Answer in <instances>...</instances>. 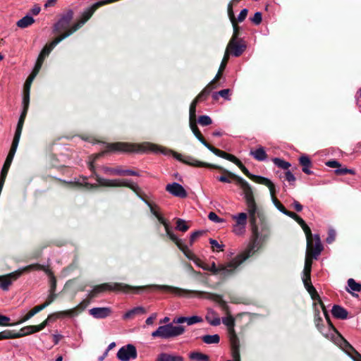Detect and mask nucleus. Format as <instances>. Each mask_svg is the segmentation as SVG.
Wrapping results in <instances>:
<instances>
[{"mask_svg":"<svg viewBox=\"0 0 361 361\" xmlns=\"http://www.w3.org/2000/svg\"><path fill=\"white\" fill-rule=\"evenodd\" d=\"M137 152L143 153L152 152L155 154H162L166 156L173 155V157L184 164L189 166H197V167H211L214 169H219L220 167L207 164L205 162L200 161L195 159L192 157H186L183 158L182 154L177 153L172 149L166 147L153 144L151 142H145L141 144H132L128 142H115L107 144L106 150L102 152L97 155V157L103 155L106 152Z\"/></svg>","mask_w":361,"mask_h":361,"instance_id":"f257e3e1","label":"nucleus"},{"mask_svg":"<svg viewBox=\"0 0 361 361\" xmlns=\"http://www.w3.org/2000/svg\"><path fill=\"white\" fill-rule=\"evenodd\" d=\"M312 268L304 267L302 271V282L307 292L314 300H318L323 312L324 317L329 324V330L331 331V339L333 341L342 348L354 361H361V354H360L341 334H338L335 327L332 325L329 319V316L326 310L319 295L317 293L316 289L312 285L310 274Z\"/></svg>","mask_w":361,"mask_h":361,"instance_id":"f03ea898","label":"nucleus"},{"mask_svg":"<svg viewBox=\"0 0 361 361\" xmlns=\"http://www.w3.org/2000/svg\"><path fill=\"white\" fill-rule=\"evenodd\" d=\"M148 288H153L158 290L173 291L176 294H180L181 292H184V290L179 289L178 288L166 286V285H150L145 286H131L128 284L122 283H106L101 285L96 286L93 288L91 291V296L94 297L98 293H102L106 290L110 291H122L124 293L128 292V290L138 291L140 290H145Z\"/></svg>","mask_w":361,"mask_h":361,"instance_id":"7ed1b4c3","label":"nucleus"},{"mask_svg":"<svg viewBox=\"0 0 361 361\" xmlns=\"http://www.w3.org/2000/svg\"><path fill=\"white\" fill-rule=\"evenodd\" d=\"M256 215H253V219L250 217V222L252 229V242L248 245L247 250L242 253L243 256H246V259L252 255L260 247V243L266 241L271 235V229L268 224L263 223L259 228L256 224Z\"/></svg>","mask_w":361,"mask_h":361,"instance_id":"20e7f679","label":"nucleus"},{"mask_svg":"<svg viewBox=\"0 0 361 361\" xmlns=\"http://www.w3.org/2000/svg\"><path fill=\"white\" fill-rule=\"evenodd\" d=\"M139 197L149 207L150 212L152 214L156 216L158 221L164 225L165 231L166 232V235L170 238L171 240H173L178 248L185 254V255L190 259H193V258L189 255L188 247L186 245H185L183 240L179 239L172 231V228L169 224L162 217L157 211L155 210L154 207L147 200L144 199L142 196L139 195Z\"/></svg>","mask_w":361,"mask_h":361,"instance_id":"39448f33","label":"nucleus"},{"mask_svg":"<svg viewBox=\"0 0 361 361\" xmlns=\"http://www.w3.org/2000/svg\"><path fill=\"white\" fill-rule=\"evenodd\" d=\"M245 260L246 256H243L242 254H240L226 264H219L216 267L215 262H213L209 266V271L214 274H219L223 277H228L231 276L238 267Z\"/></svg>","mask_w":361,"mask_h":361,"instance_id":"423d86ee","label":"nucleus"},{"mask_svg":"<svg viewBox=\"0 0 361 361\" xmlns=\"http://www.w3.org/2000/svg\"><path fill=\"white\" fill-rule=\"evenodd\" d=\"M229 175L235 178L238 184L241 188L244 195V198L245 200L246 205L247 207L249 217H252L253 219V215L256 214L257 206L255 204V198L253 196V192L251 186L243 178L235 176L231 173H229Z\"/></svg>","mask_w":361,"mask_h":361,"instance_id":"0eeeda50","label":"nucleus"},{"mask_svg":"<svg viewBox=\"0 0 361 361\" xmlns=\"http://www.w3.org/2000/svg\"><path fill=\"white\" fill-rule=\"evenodd\" d=\"M185 331L184 326L178 325L174 326L173 323L159 326L157 330L152 333L153 338H160L161 339H169L182 335Z\"/></svg>","mask_w":361,"mask_h":361,"instance_id":"6e6552de","label":"nucleus"},{"mask_svg":"<svg viewBox=\"0 0 361 361\" xmlns=\"http://www.w3.org/2000/svg\"><path fill=\"white\" fill-rule=\"evenodd\" d=\"M96 180L99 185L102 186H107V187H121V186H126L130 188L131 190H133L135 192H136L138 196L139 192L140 191V187L137 185V184L133 183L130 180L127 179H114V180H110V179H106L99 177V176H96Z\"/></svg>","mask_w":361,"mask_h":361,"instance_id":"1a4fd4ad","label":"nucleus"},{"mask_svg":"<svg viewBox=\"0 0 361 361\" xmlns=\"http://www.w3.org/2000/svg\"><path fill=\"white\" fill-rule=\"evenodd\" d=\"M33 270H42L44 271L47 276L49 277V282H50V293H55L56 287V280L54 277L53 273L51 271L46 267L44 265L39 264H30L25 267H23V269H21L20 271L14 273L13 275H14L15 277H20L24 272L26 271H31Z\"/></svg>","mask_w":361,"mask_h":361,"instance_id":"9d476101","label":"nucleus"},{"mask_svg":"<svg viewBox=\"0 0 361 361\" xmlns=\"http://www.w3.org/2000/svg\"><path fill=\"white\" fill-rule=\"evenodd\" d=\"M223 324L226 326L231 334V342L233 347V355L234 357H239V344L238 341L237 336L234 332V326H235V319L231 315H228L227 317L222 318Z\"/></svg>","mask_w":361,"mask_h":361,"instance_id":"9b49d317","label":"nucleus"},{"mask_svg":"<svg viewBox=\"0 0 361 361\" xmlns=\"http://www.w3.org/2000/svg\"><path fill=\"white\" fill-rule=\"evenodd\" d=\"M257 178V181L259 184H262L266 185L269 188L271 200L274 206L277 208V209L283 213L286 208L278 200V199L275 197V185L274 184L269 180V178L264 176H255Z\"/></svg>","mask_w":361,"mask_h":361,"instance_id":"f8f14e48","label":"nucleus"},{"mask_svg":"<svg viewBox=\"0 0 361 361\" xmlns=\"http://www.w3.org/2000/svg\"><path fill=\"white\" fill-rule=\"evenodd\" d=\"M245 49L246 44L243 39L231 38L226 51H228L230 54L238 57L245 51Z\"/></svg>","mask_w":361,"mask_h":361,"instance_id":"ddd939ff","label":"nucleus"},{"mask_svg":"<svg viewBox=\"0 0 361 361\" xmlns=\"http://www.w3.org/2000/svg\"><path fill=\"white\" fill-rule=\"evenodd\" d=\"M137 355L136 348L133 344L121 347L117 353V357L121 361H130L131 359H135Z\"/></svg>","mask_w":361,"mask_h":361,"instance_id":"4468645a","label":"nucleus"},{"mask_svg":"<svg viewBox=\"0 0 361 361\" xmlns=\"http://www.w3.org/2000/svg\"><path fill=\"white\" fill-rule=\"evenodd\" d=\"M73 18V11L71 9L68 10L65 13L61 15L59 20L54 24L53 31L54 32H59L62 30L66 29Z\"/></svg>","mask_w":361,"mask_h":361,"instance_id":"2eb2a0df","label":"nucleus"},{"mask_svg":"<svg viewBox=\"0 0 361 361\" xmlns=\"http://www.w3.org/2000/svg\"><path fill=\"white\" fill-rule=\"evenodd\" d=\"M18 143L19 142H17L15 141L12 142V145L11 147L10 151L8 152V154L7 155V157L5 160V162L4 164V166H3L1 171L0 178H4V180H5L7 173L8 171V169H9L11 164L12 163V161L13 159L14 155L16 154V152L17 150Z\"/></svg>","mask_w":361,"mask_h":361,"instance_id":"dca6fc26","label":"nucleus"},{"mask_svg":"<svg viewBox=\"0 0 361 361\" xmlns=\"http://www.w3.org/2000/svg\"><path fill=\"white\" fill-rule=\"evenodd\" d=\"M166 190L174 197L185 198L188 196L187 191L185 188L182 185L176 182L167 184Z\"/></svg>","mask_w":361,"mask_h":361,"instance_id":"f3484780","label":"nucleus"},{"mask_svg":"<svg viewBox=\"0 0 361 361\" xmlns=\"http://www.w3.org/2000/svg\"><path fill=\"white\" fill-rule=\"evenodd\" d=\"M23 269V267H21L12 273H10L6 276H1L0 288L4 291L8 290L9 286L12 284V282L19 278L15 277L13 274L16 272L20 271Z\"/></svg>","mask_w":361,"mask_h":361,"instance_id":"a211bd4d","label":"nucleus"},{"mask_svg":"<svg viewBox=\"0 0 361 361\" xmlns=\"http://www.w3.org/2000/svg\"><path fill=\"white\" fill-rule=\"evenodd\" d=\"M90 314L95 319H104L111 313L110 307H93L89 310Z\"/></svg>","mask_w":361,"mask_h":361,"instance_id":"6ab92c4d","label":"nucleus"},{"mask_svg":"<svg viewBox=\"0 0 361 361\" xmlns=\"http://www.w3.org/2000/svg\"><path fill=\"white\" fill-rule=\"evenodd\" d=\"M27 113V110L23 109L21 114L20 116V118L18 119V122L17 124V127L16 129V132H15V135H14L13 141L19 142Z\"/></svg>","mask_w":361,"mask_h":361,"instance_id":"aec40b11","label":"nucleus"},{"mask_svg":"<svg viewBox=\"0 0 361 361\" xmlns=\"http://www.w3.org/2000/svg\"><path fill=\"white\" fill-rule=\"evenodd\" d=\"M314 245H313V240L312 239V246L310 249V254L312 255V257L314 259H317V257L320 255L323 250V246L321 243L320 238L318 234H315L314 235Z\"/></svg>","mask_w":361,"mask_h":361,"instance_id":"412c9836","label":"nucleus"},{"mask_svg":"<svg viewBox=\"0 0 361 361\" xmlns=\"http://www.w3.org/2000/svg\"><path fill=\"white\" fill-rule=\"evenodd\" d=\"M333 316L337 319H345L348 317V311L340 305H335L331 310Z\"/></svg>","mask_w":361,"mask_h":361,"instance_id":"4be33fe9","label":"nucleus"},{"mask_svg":"<svg viewBox=\"0 0 361 361\" xmlns=\"http://www.w3.org/2000/svg\"><path fill=\"white\" fill-rule=\"evenodd\" d=\"M45 308V305H37L33 309H32L30 311H29L20 320L17 322L16 324H23L30 319H31L33 316H35L36 314L42 311Z\"/></svg>","mask_w":361,"mask_h":361,"instance_id":"5701e85b","label":"nucleus"},{"mask_svg":"<svg viewBox=\"0 0 361 361\" xmlns=\"http://www.w3.org/2000/svg\"><path fill=\"white\" fill-rule=\"evenodd\" d=\"M155 361H184V359L178 355L162 353L158 355Z\"/></svg>","mask_w":361,"mask_h":361,"instance_id":"b1692460","label":"nucleus"},{"mask_svg":"<svg viewBox=\"0 0 361 361\" xmlns=\"http://www.w3.org/2000/svg\"><path fill=\"white\" fill-rule=\"evenodd\" d=\"M250 154L257 161H265L267 159V153L264 147H260L255 150H252Z\"/></svg>","mask_w":361,"mask_h":361,"instance_id":"393cba45","label":"nucleus"},{"mask_svg":"<svg viewBox=\"0 0 361 361\" xmlns=\"http://www.w3.org/2000/svg\"><path fill=\"white\" fill-rule=\"evenodd\" d=\"M35 20L32 16H31L29 14H27L23 18L18 20L16 25L18 27L20 28H25L30 25H31L32 23H34Z\"/></svg>","mask_w":361,"mask_h":361,"instance_id":"a878e982","label":"nucleus"},{"mask_svg":"<svg viewBox=\"0 0 361 361\" xmlns=\"http://www.w3.org/2000/svg\"><path fill=\"white\" fill-rule=\"evenodd\" d=\"M188 357L190 360L195 361H210L209 357L207 355L197 351L190 353L188 354Z\"/></svg>","mask_w":361,"mask_h":361,"instance_id":"bb28decb","label":"nucleus"},{"mask_svg":"<svg viewBox=\"0 0 361 361\" xmlns=\"http://www.w3.org/2000/svg\"><path fill=\"white\" fill-rule=\"evenodd\" d=\"M206 320L209 323L210 325L216 326L221 324V319L216 316V313L213 310H210L207 316Z\"/></svg>","mask_w":361,"mask_h":361,"instance_id":"cd10ccee","label":"nucleus"},{"mask_svg":"<svg viewBox=\"0 0 361 361\" xmlns=\"http://www.w3.org/2000/svg\"><path fill=\"white\" fill-rule=\"evenodd\" d=\"M145 310L144 309V307L139 306V307H134V308L128 310V312H126L123 314V317L124 319H128L132 318L135 314H145Z\"/></svg>","mask_w":361,"mask_h":361,"instance_id":"c85d7f7f","label":"nucleus"},{"mask_svg":"<svg viewBox=\"0 0 361 361\" xmlns=\"http://www.w3.org/2000/svg\"><path fill=\"white\" fill-rule=\"evenodd\" d=\"M78 314V312L77 307H75V308H73V309L65 310V311H60V312H54V314L53 316H54L55 317H57V318H63L65 317H75V316H77Z\"/></svg>","mask_w":361,"mask_h":361,"instance_id":"c756f323","label":"nucleus"},{"mask_svg":"<svg viewBox=\"0 0 361 361\" xmlns=\"http://www.w3.org/2000/svg\"><path fill=\"white\" fill-rule=\"evenodd\" d=\"M78 29H76L75 25L73 24L66 32L59 36L58 37L55 38L53 42L54 44H56V45L60 43L62 40L66 39V37H69L71 35L74 33L75 31H77Z\"/></svg>","mask_w":361,"mask_h":361,"instance_id":"7c9ffc66","label":"nucleus"},{"mask_svg":"<svg viewBox=\"0 0 361 361\" xmlns=\"http://www.w3.org/2000/svg\"><path fill=\"white\" fill-rule=\"evenodd\" d=\"M232 218L235 221V224L246 226L247 222V214L246 213H238L237 214L233 215Z\"/></svg>","mask_w":361,"mask_h":361,"instance_id":"2f4dec72","label":"nucleus"},{"mask_svg":"<svg viewBox=\"0 0 361 361\" xmlns=\"http://www.w3.org/2000/svg\"><path fill=\"white\" fill-rule=\"evenodd\" d=\"M39 332L36 326H27L23 327L19 332H18V336L19 338L25 336L27 335H30L32 334Z\"/></svg>","mask_w":361,"mask_h":361,"instance_id":"473e14b6","label":"nucleus"},{"mask_svg":"<svg viewBox=\"0 0 361 361\" xmlns=\"http://www.w3.org/2000/svg\"><path fill=\"white\" fill-rule=\"evenodd\" d=\"M316 306V304L314 305ZM322 322V319L320 316L319 310L315 307L314 310V323L318 330L326 337L329 338V335L325 334L323 327L321 326L320 323Z\"/></svg>","mask_w":361,"mask_h":361,"instance_id":"72a5a7b5","label":"nucleus"},{"mask_svg":"<svg viewBox=\"0 0 361 361\" xmlns=\"http://www.w3.org/2000/svg\"><path fill=\"white\" fill-rule=\"evenodd\" d=\"M213 88L214 87H212V85L208 84L198 94V96L196 97L195 100H197V102H199L207 99Z\"/></svg>","mask_w":361,"mask_h":361,"instance_id":"f704fd0d","label":"nucleus"},{"mask_svg":"<svg viewBox=\"0 0 361 361\" xmlns=\"http://www.w3.org/2000/svg\"><path fill=\"white\" fill-rule=\"evenodd\" d=\"M202 340L207 344H216L219 343L220 337L218 334L204 335L202 337Z\"/></svg>","mask_w":361,"mask_h":361,"instance_id":"c9c22d12","label":"nucleus"},{"mask_svg":"<svg viewBox=\"0 0 361 361\" xmlns=\"http://www.w3.org/2000/svg\"><path fill=\"white\" fill-rule=\"evenodd\" d=\"M348 286L349 289L348 291L352 293V291L360 292L361 291V284L357 283L353 279H349L348 280Z\"/></svg>","mask_w":361,"mask_h":361,"instance_id":"e433bc0d","label":"nucleus"},{"mask_svg":"<svg viewBox=\"0 0 361 361\" xmlns=\"http://www.w3.org/2000/svg\"><path fill=\"white\" fill-rule=\"evenodd\" d=\"M302 230L305 233L307 238V247L308 250L311 249L312 246V233L310 227L305 224V226H302Z\"/></svg>","mask_w":361,"mask_h":361,"instance_id":"4c0bfd02","label":"nucleus"},{"mask_svg":"<svg viewBox=\"0 0 361 361\" xmlns=\"http://www.w3.org/2000/svg\"><path fill=\"white\" fill-rule=\"evenodd\" d=\"M302 230L305 233L307 238V247L308 250L311 249L312 246V233L310 227L305 224V226H302Z\"/></svg>","mask_w":361,"mask_h":361,"instance_id":"58836bf2","label":"nucleus"},{"mask_svg":"<svg viewBox=\"0 0 361 361\" xmlns=\"http://www.w3.org/2000/svg\"><path fill=\"white\" fill-rule=\"evenodd\" d=\"M18 338H19L18 336V333H13L11 330H4L0 332V340Z\"/></svg>","mask_w":361,"mask_h":361,"instance_id":"ea45409f","label":"nucleus"},{"mask_svg":"<svg viewBox=\"0 0 361 361\" xmlns=\"http://www.w3.org/2000/svg\"><path fill=\"white\" fill-rule=\"evenodd\" d=\"M197 103V100H194L190 104L189 111L190 123L196 122V106Z\"/></svg>","mask_w":361,"mask_h":361,"instance_id":"a19ab883","label":"nucleus"},{"mask_svg":"<svg viewBox=\"0 0 361 361\" xmlns=\"http://www.w3.org/2000/svg\"><path fill=\"white\" fill-rule=\"evenodd\" d=\"M38 73H39V71H36L35 70L33 69L32 73L29 75V77L27 78V79L25 81V83L24 85V91L30 92V85H31L33 80L35 79V78L38 74Z\"/></svg>","mask_w":361,"mask_h":361,"instance_id":"79ce46f5","label":"nucleus"},{"mask_svg":"<svg viewBox=\"0 0 361 361\" xmlns=\"http://www.w3.org/2000/svg\"><path fill=\"white\" fill-rule=\"evenodd\" d=\"M273 162L276 166L283 169H288L290 166V164L289 162H287L280 158H274L273 159Z\"/></svg>","mask_w":361,"mask_h":361,"instance_id":"37998d69","label":"nucleus"},{"mask_svg":"<svg viewBox=\"0 0 361 361\" xmlns=\"http://www.w3.org/2000/svg\"><path fill=\"white\" fill-rule=\"evenodd\" d=\"M237 166L240 169V170L243 172V173L245 175H246L247 177L250 178L252 180H254L255 182L258 183V182L257 181V178L255 177L257 176L251 174L249 172L248 169L242 164L241 161H240V164H238Z\"/></svg>","mask_w":361,"mask_h":361,"instance_id":"c03bdc74","label":"nucleus"},{"mask_svg":"<svg viewBox=\"0 0 361 361\" xmlns=\"http://www.w3.org/2000/svg\"><path fill=\"white\" fill-rule=\"evenodd\" d=\"M203 321L202 318L200 316H191V317H186V323L188 326L200 323Z\"/></svg>","mask_w":361,"mask_h":361,"instance_id":"a18cd8bd","label":"nucleus"},{"mask_svg":"<svg viewBox=\"0 0 361 361\" xmlns=\"http://www.w3.org/2000/svg\"><path fill=\"white\" fill-rule=\"evenodd\" d=\"M176 228L178 231L185 232L189 228L185 220L182 219H178L176 222Z\"/></svg>","mask_w":361,"mask_h":361,"instance_id":"49530a36","label":"nucleus"},{"mask_svg":"<svg viewBox=\"0 0 361 361\" xmlns=\"http://www.w3.org/2000/svg\"><path fill=\"white\" fill-rule=\"evenodd\" d=\"M56 46V44H54V42L52 41L44 47V48L41 51V53L42 54V55H45L46 56H47Z\"/></svg>","mask_w":361,"mask_h":361,"instance_id":"de8ad7c7","label":"nucleus"},{"mask_svg":"<svg viewBox=\"0 0 361 361\" xmlns=\"http://www.w3.org/2000/svg\"><path fill=\"white\" fill-rule=\"evenodd\" d=\"M56 46V44H54V42L52 41L44 47V48L41 51V53L42 54V55H45L46 56H47Z\"/></svg>","mask_w":361,"mask_h":361,"instance_id":"09e8293b","label":"nucleus"},{"mask_svg":"<svg viewBox=\"0 0 361 361\" xmlns=\"http://www.w3.org/2000/svg\"><path fill=\"white\" fill-rule=\"evenodd\" d=\"M46 57L47 56L45 55H42L41 52L39 53L35 66L34 67V70H35L36 71H39Z\"/></svg>","mask_w":361,"mask_h":361,"instance_id":"8fccbe9b","label":"nucleus"},{"mask_svg":"<svg viewBox=\"0 0 361 361\" xmlns=\"http://www.w3.org/2000/svg\"><path fill=\"white\" fill-rule=\"evenodd\" d=\"M198 123L202 126H209L212 123V118L207 115L200 116Z\"/></svg>","mask_w":361,"mask_h":361,"instance_id":"3c124183","label":"nucleus"},{"mask_svg":"<svg viewBox=\"0 0 361 361\" xmlns=\"http://www.w3.org/2000/svg\"><path fill=\"white\" fill-rule=\"evenodd\" d=\"M22 103H23V109L28 110L29 104H30V92L24 91Z\"/></svg>","mask_w":361,"mask_h":361,"instance_id":"603ef678","label":"nucleus"},{"mask_svg":"<svg viewBox=\"0 0 361 361\" xmlns=\"http://www.w3.org/2000/svg\"><path fill=\"white\" fill-rule=\"evenodd\" d=\"M335 173L337 175H345L347 173H350L352 175H354L355 173V171L353 169H347V168H338L335 170Z\"/></svg>","mask_w":361,"mask_h":361,"instance_id":"864d4df0","label":"nucleus"},{"mask_svg":"<svg viewBox=\"0 0 361 361\" xmlns=\"http://www.w3.org/2000/svg\"><path fill=\"white\" fill-rule=\"evenodd\" d=\"M208 219L214 223H222L224 220L220 218L215 212H211L208 214Z\"/></svg>","mask_w":361,"mask_h":361,"instance_id":"5fc2aeb1","label":"nucleus"},{"mask_svg":"<svg viewBox=\"0 0 361 361\" xmlns=\"http://www.w3.org/2000/svg\"><path fill=\"white\" fill-rule=\"evenodd\" d=\"M104 171L106 173H111L118 176H122V169L120 168H104Z\"/></svg>","mask_w":361,"mask_h":361,"instance_id":"6e6d98bb","label":"nucleus"},{"mask_svg":"<svg viewBox=\"0 0 361 361\" xmlns=\"http://www.w3.org/2000/svg\"><path fill=\"white\" fill-rule=\"evenodd\" d=\"M250 20L255 25H259L262 20V13L259 11L256 12Z\"/></svg>","mask_w":361,"mask_h":361,"instance_id":"4d7b16f0","label":"nucleus"},{"mask_svg":"<svg viewBox=\"0 0 361 361\" xmlns=\"http://www.w3.org/2000/svg\"><path fill=\"white\" fill-rule=\"evenodd\" d=\"M233 231L235 234L240 235L243 234L245 231V226H239L238 224H234L233 228Z\"/></svg>","mask_w":361,"mask_h":361,"instance_id":"13d9d810","label":"nucleus"},{"mask_svg":"<svg viewBox=\"0 0 361 361\" xmlns=\"http://www.w3.org/2000/svg\"><path fill=\"white\" fill-rule=\"evenodd\" d=\"M233 1H235V0H232V1L228 4V8H227L228 16L231 21H233L235 20V15H234L233 11V5H232ZM235 1H238V0H235Z\"/></svg>","mask_w":361,"mask_h":361,"instance_id":"bf43d9fd","label":"nucleus"},{"mask_svg":"<svg viewBox=\"0 0 361 361\" xmlns=\"http://www.w3.org/2000/svg\"><path fill=\"white\" fill-rule=\"evenodd\" d=\"M310 255H312L310 254V250H308V249L307 248V252H306V257H305V267H310V268H312V256L311 257Z\"/></svg>","mask_w":361,"mask_h":361,"instance_id":"052dcab7","label":"nucleus"},{"mask_svg":"<svg viewBox=\"0 0 361 361\" xmlns=\"http://www.w3.org/2000/svg\"><path fill=\"white\" fill-rule=\"evenodd\" d=\"M230 54L228 53V51H225V54L224 56V58L222 59L221 63L220 65V71H223L226 66V63L228 62V60L229 59Z\"/></svg>","mask_w":361,"mask_h":361,"instance_id":"680f3d73","label":"nucleus"},{"mask_svg":"<svg viewBox=\"0 0 361 361\" xmlns=\"http://www.w3.org/2000/svg\"><path fill=\"white\" fill-rule=\"evenodd\" d=\"M190 127L193 133V134L195 135V136L197 138V136H201L202 134L200 133V131L199 130L197 126V124H196V122H190Z\"/></svg>","mask_w":361,"mask_h":361,"instance_id":"e2e57ef3","label":"nucleus"},{"mask_svg":"<svg viewBox=\"0 0 361 361\" xmlns=\"http://www.w3.org/2000/svg\"><path fill=\"white\" fill-rule=\"evenodd\" d=\"M335 238H336V231L332 228L329 229V232H328V236L326 240V243L329 244L331 243L333 241H334Z\"/></svg>","mask_w":361,"mask_h":361,"instance_id":"0e129e2a","label":"nucleus"},{"mask_svg":"<svg viewBox=\"0 0 361 361\" xmlns=\"http://www.w3.org/2000/svg\"><path fill=\"white\" fill-rule=\"evenodd\" d=\"M300 164L303 166H310L311 161L307 156H302L299 159Z\"/></svg>","mask_w":361,"mask_h":361,"instance_id":"69168bd1","label":"nucleus"},{"mask_svg":"<svg viewBox=\"0 0 361 361\" xmlns=\"http://www.w3.org/2000/svg\"><path fill=\"white\" fill-rule=\"evenodd\" d=\"M209 150L210 152H212V153H214L215 155H216V156H218L219 157L224 158V159L225 154L226 153V152H225L224 151H221V150H220L219 149L215 148L213 146H212Z\"/></svg>","mask_w":361,"mask_h":361,"instance_id":"338daca9","label":"nucleus"},{"mask_svg":"<svg viewBox=\"0 0 361 361\" xmlns=\"http://www.w3.org/2000/svg\"><path fill=\"white\" fill-rule=\"evenodd\" d=\"M224 159L234 163L235 165H238V164H240V161L234 155L228 154V153H226Z\"/></svg>","mask_w":361,"mask_h":361,"instance_id":"774afa93","label":"nucleus"}]
</instances>
